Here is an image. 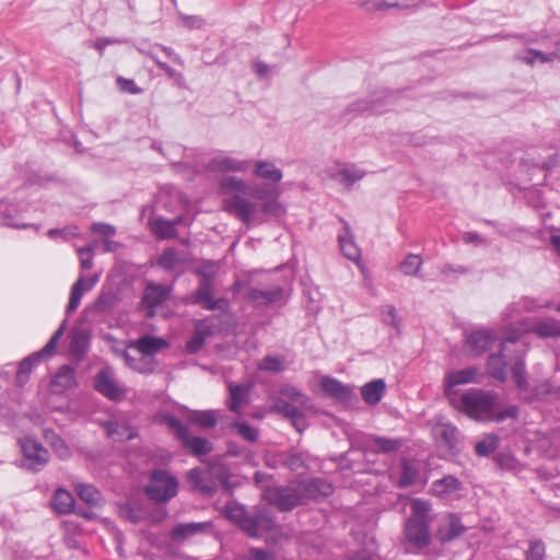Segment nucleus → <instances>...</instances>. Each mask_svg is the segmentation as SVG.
<instances>
[{"label":"nucleus","mask_w":560,"mask_h":560,"mask_svg":"<svg viewBox=\"0 0 560 560\" xmlns=\"http://www.w3.org/2000/svg\"><path fill=\"white\" fill-rule=\"evenodd\" d=\"M254 174L273 184L259 183L249 185L235 176L221 182V190L226 196L225 210L240 219L247 228L265 222L267 217L280 218L284 207L278 201L280 188L277 186L282 178V171L271 162L257 161Z\"/></svg>","instance_id":"f257e3e1"},{"label":"nucleus","mask_w":560,"mask_h":560,"mask_svg":"<svg viewBox=\"0 0 560 560\" xmlns=\"http://www.w3.org/2000/svg\"><path fill=\"white\" fill-rule=\"evenodd\" d=\"M495 400L494 394L477 388L459 396H450V404L455 409L477 421L493 419Z\"/></svg>","instance_id":"f03ea898"},{"label":"nucleus","mask_w":560,"mask_h":560,"mask_svg":"<svg viewBox=\"0 0 560 560\" xmlns=\"http://www.w3.org/2000/svg\"><path fill=\"white\" fill-rule=\"evenodd\" d=\"M232 518L250 537H257L261 533L270 532L275 527V521L271 513L262 508L246 512L243 509H236Z\"/></svg>","instance_id":"7ed1b4c3"},{"label":"nucleus","mask_w":560,"mask_h":560,"mask_svg":"<svg viewBox=\"0 0 560 560\" xmlns=\"http://www.w3.org/2000/svg\"><path fill=\"white\" fill-rule=\"evenodd\" d=\"M262 495L270 504L283 512L305 503L300 481L284 487L268 488Z\"/></svg>","instance_id":"20e7f679"},{"label":"nucleus","mask_w":560,"mask_h":560,"mask_svg":"<svg viewBox=\"0 0 560 560\" xmlns=\"http://www.w3.org/2000/svg\"><path fill=\"white\" fill-rule=\"evenodd\" d=\"M164 422L174 431L176 438L182 441L183 446L190 454L202 456L212 452L213 444L206 438L191 435L187 427H185L178 418L166 416Z\"/></svg>","instance_id":"39448f33"},{"label":"nucleus","mask_w":560,"mask_h":560,"mask_svg":"<svg viewBox=\"0 0 560 560\" xmlns=\"http://www.w3.org/2000/svg\"><path fill=\"white\" fill-rule=\"evenodd\" d=\"M177 479L162 469L152 472L150 482L145 487V493L155 502H167L177 494Z\"/></svg>","instance_id":"423d86ee"},{"label":"nucleus","mask_w":560,"mask_h":560,"mask_svg":"<svg viewBox=\"0 0 560 560\" xmlns=\"http://www.w3.org/2000/svg\"><path fill=\"white\" fill-rule=\"evenodd\" d=\"M66 329V320L62 322L60 327L54 332L47 345L38 352H35L27 358L23 359L19 364L16 382L23 385L31 373L35 362L40 361L43 358L51 357L55 352V348L62 337Z\"/></svg>","instance_id":"0eeeda50"},{"label":"nucleus","mask_w":560,"mask_h":560,"mask_svg":"<svg viewBox=\"0 0 560 560\" xmlns=\"http://www.w3.org/2000/svg\"><path fill=\"white\" fill-rule=\"evenodd\" d=\"M517 327H511L509 331L517 336L518 339L526 332H534L541 338L553 337L560 334V328L556 320L537 322L532 317H525L517 322Z\"/></svg>","instance_id":"6e6552de"},{"label":"nucleus","mask_w":560,"mask_h":560,"mask_svg":"<svg viewBox=\"0 0 560 560\" xmlns=\"http://www.w3.org/2000/svg\"><path fill=\"white\" fill-rule=\"evenodd\" d=\"M22 453L28 462L27 467L34 471L40 469L49 462V452L38 441L32 438L19 440Z\"/></svg>","instance_id":"1a4fd4ad"},{"label":"nucleus","mask_w":560,"mask_h":560,"mask_svg":"<svg viewBox=\"0 0 560 560\" xmlns=\"http://www.w3.org/2000/svg\"><path fill=\"white\" fill-rule=\"evenodd\" d=\"M214 467L201 469V468H194L190 469L188 472V481L191 483V486L198 490L199 492L212 495L215 492V481L213 480L212 476L214 472L212 471ZM218 470H221V467L217 468ZM218 479L220 481H224L226 476L222 471L215 472Z\"/></svg>","instance_id":"9d476101"},{"label":"nucleus","mask_w":560,"mask_h":560,"mask_svg":"<svg viewBox=\"0 0 560 560\" xmlns=\"http://www.w3.org/2000/svg\"><path fill=\"white\" fill-rule=\"evenodd\" d=\"M94 388L101 395L114 401L121 400L126 396V388L119 385L109 369H103L95 375Z\"/></svg>","instance_id":"9b49d317"},{"label":"nucleus","mask_w":560,"mask_h":560,"mask_svg":"<svg viewBox=\"0 0 560 560\" xmlns=\"http://www.w3.org/2000/svg\"><path fill=\"white\" fill-rule=\"evenodd\" d=\"M429 525L430 520H408L405 525V537L408 544L418 550L429 546L431 541Z\"/></svg>","instance_id":"f8f14e48"},{"label":"nucleus","mask_w":560,"mask_h":560,"mask_svg":"<svg viewBox=\"0 0 560 560\" xmlns=\"http://www.w3.org/2000/svg\"><path fill=\"white\" fill-rule=\"evenodd\" d=\"M365 171L359 168L354 164L338 163L335 167L327 171L330 179L337 182L345 189L350 190L352 186L365 176Z\"/></svg>","instance_id":"ddd939ff"},{"label":"nucleus","mask_w":560,"mask_h":560,"mask_svg":"<svg viewBox=\"0 0 560 560\" xmlns=\"http://www.w3.org/2000/svg\"><path fill=\"white\" fill-rule=\"evenodd\" d=\"M106 436L114 442H124L133 440L137 433L131 428L126 416L116 415L107 421L102 422Z\"/></svg>","instance_id":"4468645a"},{"label":"nucleus","mask_w":560,"mask_h":560,"mask_svg":"<svg viewBox=\"0 0 560 560\" xmlns=\"http://www.w3.org/2000/svg\"><path fill=\"white\" fill-rule=\"evenodd\" d=\"M191 303L203 305L208 311L224 310L228 307V300L213 298V283L199 281L198 288L191 296Z\"/></svg>","instance_id":"2eb2a0df"},{"label":"nucleus","mask_w":560,"mask_h":560,"mask_svg":"<svg viewBox=\"0 0 560 560\" xmlns=\"http://www.w3.org/2000/svg\"><path fill=\"white\" fill-rule=\"evenodd\" d=\"M478 372L477 368L468 366L463 370L446 373L444 377V387L447 399L450 400V396H458L454 389L456 386L475 383Z\"/></svg>","instance_id":"dca6fc26"},{"label":"nucleus","mask_w":560,"mask_h":560,"mask_svg":"<svg viewBox=\"0 0 560 560\" xmlns=\"http://www.w3.org/2000/svg\"><path fill=\"white\" fill-rule=\"evenodd\" d=\"M517 340H518L517 336H514L510 331H508V336L501 342L500 352L497 353V354H491L488 358V362H487L488 373L492 377L497 378L500 382H504L506 380V372H505L506 361H505V358L503 355V351H504L505 345L509 343V342L510 343H514Z\"/></svg>","instance_id":"f3484780"},{"label":"nucleus","mask_w":560,"mask_h":560,"mask_svg":"<svg viewBox=\"0 0 560 560\" xmlns=\"http://www.w3.org/2000/svg\"><path fill=\"white\" fill-rule=\"evenodd\" d=\"M252 384H234L230 382L228 384L229 398L226 406L230 411L234 413H241L243 408L249 402V395Z\"/></svg>","instance_id":"a211bd4d"},{"label":"nucleus","mask_w":560,"mask_h":560,"mask_svg":"<svg viewBox=\"0 0 560 560\" xmlns=\"http://www.w3.org/2000/svg\"><path fill=\"white\" fill-rule=\"evenodd\" d=\"M282 296L283 289L278 285L266 289L250 288L246 293V299L256 307H267L280 301Z\"/></svg>","instance_id":"6ab92c4d"},{"label":"nucleus","mask_w":560,"mask_h":560,"mask_svg":"<svg viewBox=\"0 0 560 560\" xmlns=\"http://www.w3.org/2000/svg\"><path fill=\"white\" fill-rule=\"evenodd\" d=\"M250 166V162L246 160H237L229 155H217L212 158L207 168L210 172H246Z\"/></svg>","instance_id":"aec40b11"},{"label":"nucleus","mask_w":560,"mask_h":560,"mask_svg":"<svg viewBox=\"0 0 560 560\" xmlns=\"http://www.w3.org/2000/svg\"><path fill=\"white\" fill-rule=\"evenodd\" d=\"M320 386L329 397H332L342 402H351L352 400H357V395L353 393V390L334 377H323Z\"/></svg>","instance_id":"412c9836"},{"label":"nucleus","mask_w":560,"mask_h":560,"mask_svg":"<svg viewBox=\"0 0 560 560\" xmlns=\"http://www.w3.org/2000/svg\"><path fill=\"white\" fill-rule=\"evenodd\" d=\"M497 340V335L489 329L480 328L472 331L467 338V346L475 355L488 351Z\"/></svg>","instance_id":"4be33fe9"},{"label":"nucleus","mask_w":560,"mask_h":560,"mask_svg":"<svg viewBox=\"0 0 560 560\" xmlns=\"http://www.w3.org/2000/svg\"><path fill=\"white\" fill-rule=\"evenodd\" d=\"M171 292L172 287L149 282L142 295V303L145 307L154 310L170 298Z\"/></svg>","instance_id":"5701e85b"},{"label":"nucleus","mask_w":560,"mask_h":560,"mask_svg":"<svg viewBox=\"0 0 560 560\" xmlns=\"http://www.w3.org/2000/svg\"><path fill=\"white\" fill-rule=\"evenodd\" d=\"M464 532L465 526L460 518L455 514H448L442 520L436 530V537L441 542H447L458 538Z\"/></svg>","instance_id":"b1692460"},{"label":"nucleus","mask_w":560,"mask_h":560,"mask_svg":"<svg viewBox=\"0 0 560 560\" xmlns=\"http://www.w3.org/2000/svg\"><path fill=\"white\" fill-rule=\"evenodd\" d=\"M97 280V275L91 276L89 279H85L83 276L78 278V280L73 283L70 291L67 314L74 312L79 307L83 294L92 290L96 284Z\"/></svg>","instance_id":"393cba45"},{"label":"nucleus","mask_w":560,"mask_h":560,"mask_svg":"<svg viewBox=\"0 0 560 560\" xmlns=\"http://www.w3.org/2000/svg\"><path fill=\"white\" fill-rule=\"evenodd\" d=\"M304 501L326 498L332 493V486L323 478H313L300 481Z\"/></svg>","instance_id":"a878e982"},{"label":"nucleus","mask_w":560,"mask_h":560,"mask_svg":"<svg viewBox=\"0 0 560 560\" xmlns=\"http://www.w3.org/2000/svg\"><path fill=\"white\" fill-rule=\"evenodd\" d=\"M433 433L441 445L448 451L456 448L459 441V432L451 422H441L433 428Z\"/></svg>","instance_id":"bb28decb"},{"label":"nucleus","mask_w":560,"mask_h":560,"mask_svg":"<svg viewBox=\"0 0 560 560\" xmlns=\"http://www.w3.org/2000/svg\"><path fill=\"white\" fill-rule=\"evenodd\" d=\"M210 526L208 522H191L177 524L170 534L171 539L176 544L184 542L187 538L205 532Z\"/></svg>","instance_id":"cd10ccee"},{"label":"nucleus","mask_w":560,"mask_h":560,"mask_svg":"<svg viewBox=\"0 0 560 560\" xmlns=\"http://www.w3.org/2000/svg\"><path fill=\"white\" fill-rule=\"evenodd\" d=\"M390 104L389 97H383V96H375L371 100H361L350 105L349 110L359 113V114H365V113H372V114H382L387 108L386 106Z\"/></svg>","instance_id":"c85d7f7f"},{"label":"nucleus","mask_w":560,"mask_h":560,"mask_svg":"<svg viewBox=\"0 0 560 560\" xmlns=\"http://www.w3.org/2000/svg\"><path fill=\"white\" fill-rule=\"evenodd\" d=\"M219 410H190L186 419L189 423L200 427L201 429H212L217 425L219 420Z\"/></svg>","instance_id":"c756f323"},{"label":"nucleus","mask_w":560,"mask_h":560,"mask_svg":"<svg viewBox=\"0 0 560 560\" xmlns=\"http://www.w3.org/2000/svg\"><path fill=\"white\" fill-rule=\"evenodd\" d=\"M385 390H386V384L384 382V380L382 378H376V380H373L366 384H364L362 387H361V396H362V399L368 404V405H377L384 394H385Z\"/></svg>","instance_id":"7c9ffc66"},{"label":"nucleus","mask_w":560,"mask_h":560,"mask_svg":"<svg viewBox=\"0 0 560 560\" xmlns=\"http://www.w3.org/2000/svg\"><path fill=\"white\" fill-rule=\"evenodd\" d=\"M124 360L128 368L142 374H151L156 368V361L143 354L132 357L128 351H125Z\"/></svg>","instance_id":"2f4dec72"},{"label":"nucleus","mask_w":560,"mask_h":560,"mask_svg":"<svg viewBox=\"0 0 560 560\" xmlns=\"http://www.w3.org/2000/svg\"><path fill=\"white\" fill-rule=\"evenodd\" d=\"M51 505L58 514H69L74 511V498L69 491L60 488L55 491Z\"/></svg>","instance_id":"473e14b6"},{"label":"nucleus","mask_w":560,"mask_h":560,"mask_svg":"<svg viewBox=\"0 0 560 560\" xmlns=\"http://www.w3.org/2000/svg\"><path fill=\"white\" fill-rule=\"evenodd\" d=\"M166 342L162 338L153 336H144L137 340L135 348L138 350V354H143L148 358H152L154 353L160 351Z\"/></svg>","instance_id":"72a5a7b5"},{"label":"nucleus","mask_w":560,"mask_h":560,"mask_svg":"<svg viewBox=\"0 0 560 560\" xmlns=\"http://www.w3.org/2000/svg\"><path fill=\"white\" fill-rule=\"evenodd\" d=\"M339 244L342 254L350 260L358 261L361 256L360 248L353 241V236L350 234L349 225H345V234L339 235Z\"/></svg>","instance_id":"f704fd0d"},{"label":"nucleus","mask_w":560,"mask_h":560,"mask_svg":"<svg viewBox=\"0 0 560 560\" xmlns=\"http://www.w3.org/2000/svg\"><path fill=\"white\" fill-rule=\"evenodd\" d=\"M75 383V371L69 365L61 366L52 381V385L60 392L73 387Z\"/></svg>","instance_id":"c9c22d12"},{"label":"nucleus","mask_w":560,"mask_h":560,"mask_svg":"<svg viewBox=\"0 0 560 560\" xmlns=\"http://www.w3.org/2000/svg\"><path fill=\"white\" fill-rule=\"evenodd\" d=\"M555 57L556 52L545 54L536 49H526L517 55V58L529 67L544 65L545 62L552 60Z\"/></svg>","instance_id":"e433bc0d"},{"label":"nucleus","mask_w":560,"mask_h":560,"mask_svg":"<svg viewBox=\"0 0 560 560\" xmlns=\"http://www.w3.org/2000/svg\"><path fill=\"white\" fill-rule=\"evenodd\" d=\"M369 446L382 453H393L401 447V441L384 436L372 435L369 439Z\"/></svg>","instance_id":"4c0bfd02"},{"label":"nucleus","mask_w":560,"mask_h":560,"mask_svg":"<svg viewBox=\"0 0 560 560\" xmlns=\"http://www.w3.org/2000/svg\"><path fill=\"white\" fill-rule=\"evenodd\" d=\"M78 497L92 506H97L102 502L101 492L92 485L80 483L75 488Z\"/></svg>","instance_id":"58836bf2"},{"label":"nucleus","mask_w":560,"mask_h":560,"mask_svg":"<svg viewBox=\"0 0 560 560\" xmlns=\"http://www.w3.org/2000/svg\"><path fill=\"white\" fill-rule=\"evenodd\" d=\"M523 353L515 357V362L512 365V377L517 389L523 393L527 390L528 383L525 378V363L523 360Z\"/></svg>","instance_id":"ea45409f"},{"label":"nucleus","mask_w":560,"mask_h":560,"mask_svg":"<svg viewBox=\"0 0 560 560\" xmlns=\"http://www.w3.org/2000/svg\"><path fill=\"white\" fill-rule=\"evenodd\" d=\"M183 261L184 259L182 258L180 253L177 249L167 248L159 257L158 265L167 271H173Z\"/></svg>","instance_id":"a19ab883"},{"label":"nucleus","mask_w":560,"mask_h":560,"mask_svg":"<svg viewBox=\"0 0 560 560\" xmlns=\"http://www.w3.org/2000/svg\"><path fill=\"white\" fill-rule=\"evenodd\" d=\"M500 444V439L495 434H487L475 445V452L480 457H487L492 454Z\"/></svg>","instance_id":"79ce46f5"},{"label":"nucleus","mask_w":560,"mask_h":560,"mask_svg":"<svg viewBox=\"0 0 560 560\" xmlns=\"http://www.w3.org/2000/svg\"><path fill=\"white\" fill-rule=\"evenodd\" d=\"M277 462L291 471H298L305 467L304 456L300 453H281Z\"/></svg>","instance_id":"37998d69"},{"label":"nucleus","mask_w":560,"mask_h":560,"mask_svg":"<svg viewBox=\"0 0 560 560\" xmlns=\"http://www.w3.org/2000/svg\"><path fill=\"white\" fill-rule=\"evenodd\" d=\"M418 470L406 459L401 462V474L397 481L399 488H408L413 485L418 478Z\"/></svg>","instance_id":"c03bdc74"},{"label":"nucleus","mask_w":560,"mask_h":560,"mask_svg":"<svg viewBox=\"0 0 560 560\" xmlns=\"http://www.w3.org/2000/svg\"><path fill=\"white\" fill-rule=\"evenodd\" d=\"M232 428L242 439L250 443L256 442L259 436V430L245 421H235Z\"/></svg>","instance_id":"a18cd8bd"},{"label":"nucleus","mask_w":560,"mask_h":560,"mask_svg":"<svg viewBox=\"0 0 560 560\" xmlns=\"http://www.w3.org/2000/svg\"><path fill=\"white\" fill-rule=\"evenodd\" d=\"M219 270V265L214 261H205L195 269L199 281L212 282Z\"/></svg>","instance_id":"49530a36"},{"label":"nucleus","mask_w":560,"mask_h":560,"mask_svg":"<svg viewBox=\"0 0 560 560\" xmlns=\"http://www.w3.org/2000/svg\"><path fill=\"white\" fill-rule=\"evenodd\" d=\"M153 231L160 238H171L176 235L175 224L161 218L154 221Z\"/></svg>","instance_id":"de8ad7c7"},{"label":"nucleus","mask_w":560,"mask_h":560,"mask_svg":"<svg viewBox=\"0 0 560 560\" xmlns=\"http://www.w3.org/2000/svg\"><path fill=\"white\" fill-rule=\"evenodd\" d=\"M459 487L460 482L453 476H446L434 482V489L440 493H452L458 490Z\"/></svg>","instance_id":"09e8293b"},{"label":"nucleus","mask_w":560,"mask_h":560,"mask_svg":"<svg viewBox=\"0 0 560 560\" xmlns=\"http://www.w3.org/2000/svg\"><path fill=\"white\" fill-rule=\"evenodd\" d=\"M422 266V259L418 255H408L400 264V269L406 276H415Z\"/></svg>","instance_id":"8fccbe9b"},{"label":"nucleus","mask_w":560,"mask_h":560,"mask_svg":"<svg viewBox=\"0 0 560 560\" xmlns=\"http://www.w3.org/2000/svg\"><path fill=\"white\" fill-rule=\"evenodd\" d=\"M271 409L280 415H283L285 418H290L291 416H294L295 412L299 410L296 406L289 402L284 398H277L273 400Z\"/></svg>","instance_id":"3c124183"},{"label":"nucleus","mask_w":560,"mask_h":560,"mask_svg":"<svg viewBox=\"0 0 560 560\" xmlns=\"http://www.w3.org/2000/svg\"><path fill=\"white\" fill-rule=\"evenodd\" d=\"M412 516L409 520H429L428 513L430 504L421 499H415L411 502Z\"/></svg>","instance_id":"603ef678"},{"label":"nucleus","mask_w":560,"mask_h":560,"mask_svg":"<svg viewBox=\"0 0 560 560\" xmlns=\"http://www.w3.org/2000/svg\"><path fill=\"white\" fill-rule=\"evenodd\" d=\"M281 394L284 396V398L291 400L292 402H295L302 407L307 406L308 398L305 396V394L293 386H287L282 388Z\"/></svg>","instance_id":"864d4df0"},{"label":"nucleus","mask_w":560,"mask_h":560,"mask_svg":"<svg viewBox=\"0 0 560 560\" xmlns=\"http://www.w3.org/2000/svg\"><path fill=\"white\" fill-rule=\"evenodd\" d=\"M258 369L269 372H280L283 369V361L278 357H265L258 364Z\"/></svg>","instance_id":"5fc2aeb1"},{"label":"nucleus","mask_w":560,"mask_h":560,"mask_svg":"<svg viewBox=\"0 0 560 560\" xmlns=\"http://www.w3.org/2000/svg\"><path fill=\"white\" fill-rule=\"evenodd\" d=\"M526 560H544L545 546L541 541H530L529 548L525 552Z\"/></svg>","instance_id":"6e6d98bb"},{"label":"nucleus","mask_w":560,"mask_h":560,"mask_svg":"<svg viewBox=\"0 0 560 560\" xmlns=\"http://www.w3.org/2000/svg\"><path fill=\"white\" fill-rule=\"evenodd\" d=\"M182 20V25L188 30H200L205 26V19L200 15H186L179 14Z\"/></svg>","instance_id":"4d7b16f0"},{"label":"nucleus","mask_w":560,"mask_h":560,"mask_svg":"<svg viewBox=\"0 0 560 560\" xmlns=\"http://www.w3.org/2000/svg\"><path fill=\"white\" fill-rule=\"evenodd\" d=\"M381 317L385 325L398 327L397 312L393 305H385L381 310Z\"/></svg>","instance_id":"13d9d810"},{"label":"nucleus","mask_w":560,"mask_h":560,"mask_svg":"<svg viewBox=\"0 0 560 560\" xmlns=\"http://www.w3.org/2000/svg\"><path fill=\"white\" fill-rule=\"evenodd\" d=\"M117 86L121 92L130 93V94H139L142 92V89H140L133 80L131 79H125L122 77H118L117 80Z\"/></svg>","instance_id":"bf43d9fd"},{"label":"nucleus","mask_w":560,"mask_h":560,"mask_svg":"<svg viewBox=\"0 0 560 560\" xmlns=\"http://www.w3.org/2000/svg\"><path fill=\"white\" fill-rule=\"evenodd\" d=\"M81 268L89 270L93 266V250L91 246L82 247L78 249Z\"/></svg>","instance_id":"052dcab7"},{"label":"nucleus","mask_w":560,"mask_h":560,"mask_svg":"<svg viewBox=\"0 0 560 560\" xmlns=\"http://www.w3.org/2000/svg\"><path fill=\"white\" fill-rule=\"evenodd\" d=\"M112 308L110 298L106 294H101L92 305V310L96 313H106Z\"/></svg>","instance_id":"680f3d73"},{"label":"nucleus","mask_w":560,"mask_h":560,"mask_svg":"<svg viewBox=\"0 0 560 560\" xmlns=\"http://www.w3.org/2000/svg\"><path fill=\"white\" fill-rule=\"evenodd\" d=\"M194 331L200 337L207 339L212 336L213 327L209 324L208 319H201L196 322Z\"/></svg>","instance_id":"e2e57ef3"},{"label":"nucleus","mask_w":560,"mask_h":560,"mask_svg":"<svg viewBox=\"0 0 560 560\" xmlns=\"http://www.w3.org/2000/svg\"><path fill=\"white\" fill-rule=\"evenodd\" d=\"M205 342L206 339L194 331L192 337L186 343V350L189 353H196L203 347Z\"/></svg>","instance_id":"0e129e2a"},{"label":"nucleus","mask_w":560,"mask_h":560,"mask_svg":"<svg viewBox=\"0 0 560 560\" xmlns=\"http://www.w3.org/2000/svg\"><path fill=\"white\" fill-rule=\"evenodd\" d=\"M91 230L103 236H113L116 233V229L113 225L103 222L93 223Z\"/></svg>","instance_id":"69168bd1"},{"label":"nucleus","mask_w":560,"mask_h":560,"mask_svg":"<svg viewBox=\"0 0 560 560\" xmlns=\"http://www.w3.org/2000/svg\"><path fill=\"white\" fill-rule=\"evenodd\" d=\"M290 421L298 432L302 433L306 428V419L302 411L298 410L294 416H291Z\"/></svg>","instance_id":"338daca9"},{"label":"nucleus","mask_w":560,"mask_h":560,"mask_svg":"<svg viewBox=\"0 0 560 560\" xmlns=\"http://www.w3.org/2000/svg\"><path fill=\"white\" fill-rule=\"evenodd\" d=\"M247 560H272V555L262 549L252 548L248 552Z\"/></svg>","instance_id":"774afa93"}]
</instances>
